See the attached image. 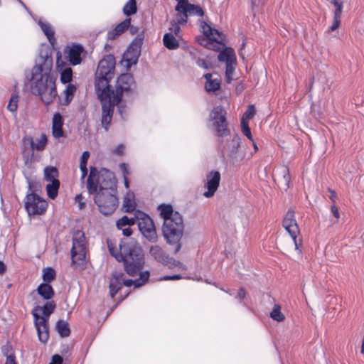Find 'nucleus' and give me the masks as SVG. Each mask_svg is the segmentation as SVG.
Returning <instances> with one entry per match:
<instances>
[{"instance_id": "obj_43", "label": "nucleus", "mask_w": 364, "mask_h": 364, "mask_svg": "<svg viewBox=\"0 0 364 364\" xmlns=\"http://www.w3.org/2000/svg\"><path fill=\"white\" fill-rule=\"evenodd\" d=\"M55 277V272L51 267H47L43 269V279L45 282L44 283L49 284L52 282Z\"/></svg>"}, {"instance_id": "obj_5", "label": "nucleus", "mask_w": 364, "mask_h": 364, "mask_svg": "<svg viewBox=\"0 0 364 364\" xmlns=\"http://www.w3.org/2000/svg\"><path fill=\"white\" fill-rule=\"evenodd\" d=\"M218 143L223 156L227 159L230 165L240 166L250 159H247L246 152L240 149V137L237 134H233L223 140H219Z\"/></svg>"}, {"instance_id": "obj_2", "label": "nucleus", "mask_w": 364, "mask_h": 364, "mask_svg": "<svg viewBox=\"0 0 364 364\" xmlns=\"http://www.w3.org/2000/svg\"><path fill=\"white\" fill-rule=\"evenodd\" d=\"M53 59L48 55H40L31 70V90L46 105H50L58 95L55 78L52 75Z\"/></svg>"}, {"instance_id": "obj_61", "label": "nucleus", "mask_w": 364, "mask_h": 364, "mask_svg": "<svg viewBox=\"0 0 364 364\" xmlns=\"http://www.w3.org/2000/svg\"><path fill=\"white\" fill-rule=\"evenodd\" d=\"M124 146L123 144L118 145L114 150V153L117 155H122L124 153Z\"/></svg>"}, {"instance_id": "obj_34", "label": "nucleus", "mask_w": 364, "mask_h": 364, "mask_svg": "<svg viewBox=\"0 0 364 364\" xmlns=\"http://www.w3.org/2000/svg\"><path fill=\"white\" fill-rule=\"evenodd\" d=\"M55 328L59 335L63 337H68L70 334V329L67 321L59 320L57 321Z\"/></svg>"}, {"instance_id": "obj_32", "label": "nucleus", "mask_w": 364, "mask_h": 364, "mask_svg": "<svg viewBox=\"0 0 364 364\" xmlns=\"http://www.w3.org/2000/svg\"><path fill=\"white\" fill-rule=\"evenodd\" d=\"M164 46L168 50H176L179 47V43L173 33H166L163 37Z\"/></svg>"}, {"instance_id": "obj_59", "label": "nucleus", "mask_w": 364, "mask_h": 364, "mask_svg": "<svg viewBox=\"0 0 364 364\" xmlns=\"http://www.w3.org/2000/svg\"><path fill=\"white\" fill-rule=\"evenodd\" d=\"M245 290L243 288L239 289L236 298L240 299V301L242 302V300L245 298Z\"/></svg>"}, {"instance_id": "obj_39", "label": "nucleus", "mask_w": 364, "mask_h": 364, "mask_svg": "<svg viewBox=\"0 0 364 364\" xmlns=\"http://www.w3.org/2000/svg\"><path fill=\"white\" fill-rule=\"evenodd\" d=\"M77 87L72 83H68L67 85L64 94L65 95V105H68L73 100L74 93L75 92Z\"/></svg>"}, {"instance_id": "obj_58", "label": "nucleus", "mask_w": 364, "mask_h": 364, "mask_svg": "<svg viewBox=\"0 0 364 364\" xmlns=\"http://www.w3.org/2000/svg\"><path fill=\"white\" fill-rule=\"evenodd\" d=\"M119 113L122 119H125L127 115V108L125 106L120 105L118 107Z\"/></svg>"}, {"instance_id": "obj_37", "label": "nucleus", "mask_w": 364, "mask_h": 364, "mask_svg": "<svg viewBox=\"0 0 364 364\" xmlns=\"http://www.w3.org/2000/svg\"><path fill=\"white\" fill-rule=\"evenodd\" d=\"M183 11H186L188 16H203L204 15V11L200 6L190 3L187 4Z\"/></svg>"}, {"instance_id": "obj_20", "label": "nucleus", "mask_w": 364, "mask_h": 364, "mask_svg": "<svg viewBox=\"0 0 364 364\" xmlns=\"http://www.w3.org/2000/svg\"><path fill=\"white\" fill-rule=\"evenodd\" d=\"M55 306V303L53 301H47L43 306H35L31 313L33 318H43L45 320H49Z\"/></svg>"}, {"instance_id": "obj_12", "label": "nucleus", "mask_w": 364, "mask_h": 364, "mask_svg": "<svg viewBox=\"0 0 364 364\" xmlns=\"http://www.w3.org/2000/svg\"><path fill=\"white\" fill-rule=\"evenodd\" d=\"M282 226L291 236L294 243L295 250L301 252V240L297 238L300 230L293 209L290 208L287 212L282 222Z\"/></svg>"}, {"instance_id": "obj_3", "label": "nucleus", "mask_w": 364, "mask_h": 364, "mask_svg": "<svg viewBox=\"0 0 364 364\" xmlns=\"http://www.w3.org/2000/svg\"><path fill=\"white\" fill-rule=\"evenodd\" d=\"M134 88L135 83L132 75L125 73L117 78L115 91L112 90L108 84L107 92H105L106 96H98L102 103L101 123L106 131L109 129L114 106L120 102L123 93L132 92Z\"/></svg>"}, {"instance_id": "obj_50", "label": "nucleus", "mask_w": 364, "mask_h": 364, "mask_svg": "<svg viewBox=\"0 0 364 364\" xmlns=\"http://www.w3.org/2000/svg\"><path fill=\"white\" fill-rule=\"evenodd\" d=\"M89 157H90L89 151H84L80 158V166H87Z\"/></svg>"}, {"instance_id": "obj_44", "label": "nucleus", "mask_w": 364, "mask_h": 364, "mask_svg": "<svg viewBox=\"0 0 364 364\" xmlns=\"http://www.w3.org/2000/svg\"><path fill=\"white\" fill-rule=\"evenodd\" d=\"M241 127L243 134L245 135L251 141H253L251 131L248 125V122H247L245 119H241Z\"/></svg>"}, {"instance_id": "obj_53", "label": "nucleus", "mask_w": 364, "mask_h": 364, "mask_svg": "<svg viewBox=\"0 0 364 364\" xmlns=\"http://www.w3.org/2000/svg\"><path fill=\"white\" fill-rule=\"evenodd\" d=\"M252 10L255 11L264 4V0H251Z\"/></svg>"}, {"instance_id": "obj_60", "label": "nucleus", "mask_w": 364, "mask_h": 364, "mask_svg": "<svg viewBox=\"0 0 364 364\" xmlns=\"http://www.w3.org/2000/svg\"><path fill=\"white\" fill-rule=\"evenodd\" d=\"M5 364H18L16 361L15 356L14 355H9L6 356Z\"/></svg>"}, {"instance_id": "obj_31", "label": "nucleus", "mask_w": 364, "mask_h": 364, "mask_svg": "<svg viewBox=\"0 0 364 364\" xmlns=\"http://www.w3.org/2000/svg\"><path fill=\"white\" fill-rule=\"evenodd\" d=\"M37 292L46 300L52 299L55 294L53 287L47 283L41 284L37 288Z\"/></svg>"}, {"instance_id": "obj_25", "label": "nucleus", "mask_w": 364, "mask_h": 364, "mask_svg": "<svg viewBox=\"0 0 364 364\" xmlns=\"http://www.w3.org/2000/svg\"><path fill=\"white\" fill-rule=\"evenodd\" d=\"M136 203L135 200L134 193L129 191L123 198V203L122 205V211L125 213H131L135 210Z\"/></svg>"}, {"instance_id": "obj_23", "label": "nucleus", "mask_w": 364, "mask_h": 364, "mask_svg": "<svg viewBox=\"0 0 364 364\" xmlns=\"http://www.w3.org/2000/svg\"><path fill=\"white\" fill-rule=\"evenodd\" d=\"M136 220V217L128 218L124 215L117 221V228L122 231L124 236L129 237L132 234V230L130 228V226L135 224Z\"/></svg>"}, {"instance_id": "obj_6", "label": "nucleus", "mask_w": 364, "mask_h": 364, "mask_svg": "<svg viewBox=\"0 0 364 364\" xmlns=\"http://www.w3.org/2000/svg\"><path fill=\"white\" fill-rule=\"evenodd\" d=\"M115 58L113 55H107L98 63L95 73V87L98 96L105 97L107 85L114 77Z\"/></svg>"}, {"instance_id": "obj_4", "label": "nucleus", "mask_w": 364, "mask_h": 364, "mask_svg": "<svg viewBox=\"0 0 364 364\" xmlns=\"http://www.w3.org/2000/svg\"><path fill=\"white\" fill-rule=\"evenodd\" d=\"M87 188L90 194L95 195L97 192H117L114 174L107 170L99 173L95 167H90L87 180Z\"/></svg>"}, {"instance_id": "obj_26", "label": "nucleus", "mask_w": 364, "mask_h": 364, "mask_svg": "<svg viewBox=\"0 0 364 364\" xmlns=\"http://www.w3.org/2000/svg\"><path fill=\"white\" fill-rule=\"evenodd\" d=\"M203 77L206 80L205 88L208 92H214L220 90L221 80L219 77H213V74L211 73H206Z\"/></svg>"}, {"instance_id": "obj_46", "label": "nucleus", "mask_w": 364, "mask_h": 364, "mask_svg": "<svg viewBox=\"0 0 364 364\" xmlns=\"http://www.w3.org/2000/svg\"><path fill=\"white\" fill-rule=\"evenodd\" d=\"M255 112L256 110L255 109L254 105H250L248 106L247 109L244 113L242 119H245L247 122H248L249 119H252L254 117Z\"/></svg>"}, {"instance_id": "obj_40", "label": "nucleus", "mask_w": 364, "mask_h": 364, "mask_svg": "<svg viewBox=\"0 0 364 364\" xmlns=\"http://www.w3.org/2000/svg\"><path fill=\"white\" fill-rule=\"evenodd\" d=\"M270 316L272 319L278 322L283 321L285 318L284 314L281 312V307L279 304H274L270 313Z\"/></svg>"}, {"instance_id": "obj_19", "label": "nucleus", "mask_w": 364, "mask_h": 364, "mask_svg": "<svg viewBox=\"0 0 364 364\" xmlns=\"http://www.w3.org/2000/svg\"><path fill=\"white\" fill-rule=\"evenodd\" d=\"M49 320L43 318H33L34 326L36 328L38 340L46 343L49 338Z\"/></svg>"}, {"instance_id": "obj_18", "label": "nucleus", "mask_w": 364, "mask_h": 364, "mask_svg": "<svg viewBox=\"0 0 364 364\" xmlns=\"http://www.w3.org/2000/svg\"><path fill=\"white\" fill-rule=\"evenodd\" d=\"M206 180L205 187L208 191L203 193V196L205 198H210L214 195L219 186L220 181V172L218 171H210L207 174Z\"/></svg>"}, {"instance_id": "obj_7", "label": "nucleus", "mask_w": 364, "mask_h": 364, "mask_svg": "<svg viewBox=\"0 0 364 364\" xmlns=\"http://www.w3.org/2000/svg\"><path fill=\"white\" fill-rule=\"evenodd\" d=\"M183 218L178 212H176L172 218H167L164 221L163 236L168 245H176L174 254H177L181 248L180 240L183 236Z\"/></svg>"}, {"instance_id": "obj_21", "label": "nucleus", "mask_w": 364, "mask_h": 364, "mask_svg": "<svg viewBox=\"0 0 364 364\" xmlns=\"http://www.w3.org/2000/svg\"><path fill=\"white\" fill-rule=\"evenodd\" d=\"M63 126V118L62 115L59 112L55 113L52 119V134L54 138L60 139L65 136Z\"/></svg>"}, {"instance_id": "obj_36", "label": "nucleus", "mask_w": 364, "mask_h": 364, "mask_svg": "<svg viewBox=\"0 0 364 364\" xmlns=\"http://www.w3.org/2000/svg\"><path fill=\"white\" fill-rule=\"evenodd\" d=\"M159 210H160V215L164 219V221L166 220L167 218H172L173 217V214L176 212H174L172 206L168 204L160 205L159 206Z\"/></svg>"}, {"instance_id": "obj_27", "label": "nucleus", "mask_w": 364, "mask_h": 364, "mask_svg": "<svg viewBox=\"0 0 364 364\" xmlns=\"http://www.w3.org/2000/svg\"><path fill=\"white\" fill-rule=\"evenodd\" d=\"M24 141H28L33 150L43 151L47 144L48 139L45 134H42L39 138L35 140L31 136H27L23 139Z\"/></svg>"}, {"instance_id": "obj_15", "label": "nucleus", "mask_w": 364, "mask_h": 364, "mask_svg": "<svg viewBox=\"0 0 364 364\" xmlns=\"http://www.w3.org/2000/svg\"><path fill=\"white\" fill-rule=\"evenodd\" d=\"M218 59L220 62L225 63V80L228 83H230L236 66V55L234 50L225 48L218 54Z\"/></svg>"}, {"instance_id": "obj_45", "label": "nucleus", "mask_w": 364, "mask_h": 364, "mask_svg": "<svg viewBox=\"0 0 364 364\" xmlns=\"http://www.w3.org/2000/svg\"><path fill=\"white\" fill-rule=\"evenodd\" d=\"M178 12L177 17H176V21H175L177 23L183 25L187 23L188 21V14L186 11H176Z\"/></svg>"}, {"instance_id": "obj_14", "label": "nucleus", "mask_w": 364, "mask_h": 364, "mask_svg": "<svg viewBox=\"0 0 364 364\" xmlns=\"http://www.w3.org/2000/svg\"><path fill=\"white\" fill-rule=\"evenodd\" d=\"M200 28L203 34L207 37L208 43L205 45L210 49L219 50L221 46H224V36L222 33L216 29H213L206 22L200 21Z\"/></svg>"}, {"instance_id": "obj_62", "label": "nucleus", "mask_w": 364, "mask_h": 364, "mask_svg": "<svg viewBox=\"0 0 364 364\" xmlns=\"http://www.w3.org/2000/svg\"><path fill=\"white\" fill-rule=\"evenodd\" d=\"M80 168L81 171V180H84L85 176L87 174V166H80Z\"/></svg>"}, {"instance_id": "obj_35", "label": "nucleus", "mask_w": 364, "mask_h": 364, "mask_svg": "<svg viewBox=\"0 0 364 364\" xmlns=\"http://www.w3.org/2000/svg\"><path fill=\"white\" fill-rule=\"evenodd\" d=\"M44 179L47 182H51L53 181H59L57 178L58 176V171L54 166H46L43 171Z\"/></svg>"}, {"instance_id": "obj_64", "label": "nucleus", "mask_w": 364, "mask_h": 364, "mask_svg": "<svg viewBox=\"0 0 364 364\" xmlns=\"http://www.w3.org/2000/svg\"><path fill=\"white\" fill-rule=\"evenodd\" d=\"M331 3L336 8H343V2L341 0H332Z\"/></svg>"}, {"instance_id": "obj_38", "label": "nucleus", "mask_w": 364, "mask_h": 364, "mask_svg": "<svg viewBox=\"0 0 364 364\" xmlns=\"http://www.w3.org/2000/svg\"><path fill=\"white\" fill-rule=\"evenodd\" d=\"M122 11L124 14L127 16L134 14L137 11L136 1L129 0V1L124 6Z\"/></svg>"}, {"instance_id": "obj_49", "label": "nucleus", "mask_w": 364, "mask_h": 364, "mask_svg": "<svg viewBox=\"0 0 364 364\" xmlns=\"http://www.w3.org/2000/svg\"><path fill=\"white\" fill-rule=\"evenodd\" d=\"M177 1V4L175 7L176 11H183L185 9V7L189 3L188 0H176Z\"/></svg>"}, {"instance_id": "obj_41", "label": "nucleus", "mask_w": 364, "mask_h": 364, "mask_svg": "<svg viewBox=\"0 0 364 364\" xmlns=\"http://www.w3.org/2000/svg\"><path fill=\"white\" fill-rule=\"evenodd\" d=\"M19 101V96L17 92L14 93L9 102V104L7 105V109L11 112H16L18 109V105Z\"/></svg>"}, {"instance_id": "obj_52", "label": "nucleus", "mask_w": 364, "mask_h": 364, "mask_svg": "<svg viewBox=\"0 0 364 364\" xmlns=\"http://www.w3.org/2000/svg\"><path fill=\"white\" fill-rule=\"evenodd\" d=\"M119 168L123 173V178H126L129 175V171L128 165L125 163H122L119 164Z\"/></svg>"}, {"instance_id": "obj_33", "label": "nucleus", "mask_w": 364, "mask_h": 364, "mask_svg": "<svg viewBox=\"0 0 364 364\" xmlns=\"http://www.w3.org/2000/svg\"><path fill=\"white\" fill-rule=\"evenodd\" d=\"M48 183L46 185V187L47 195L49 198L54 200L57 197L58 193V190L60 188V181H53Z\"/></svg>"}, {"instance_id": "obj_17", "label": "nucleus", "mask_w": 364, "mask_h": 364, "mask_svg": "<svg viewBox=\"0 0 364 364\" xmlns=\"http://www.w3.org/2000/svg\"><path fill=\"white\" fill-rule=\"evenodd\" d=\"M48 207L46 200L35 193L28 194L25 202V208L29 215H41Z\"/></svg>"}, {"instance_id": "obj_63", "label": "nucleus", "mask_w": 364, "mask_h": 364, "mask_svg": "<svg viewBox=\"0 0 364 364\" xmlns=\"http://www.w3.org/2000/svg\"><path fill=\"white\" fill-rule=\"evenodd\" d=\"M328 191L331 193L329 199L331 200L333 203H335L337 200V195L336 192L331 189H328Z\"/></svg>"}, {"instance_id": "obj_13", "label": "nucleus", "mask_w": 364, "mask_h": 364, "mask_svg": "<svg viewBox=\"0 0 364 364\" xmlns=\"http://www.w3.org/2000/svg\"><path fill=\"white\" fill-rule=\"evenodd\" d=\"M144 34H138L132 41L125 53L123 54L122 60L126 62V67L130 68L136 64L141 55V46L144 41Z\"/></svg>"}, {"instance_id": "obj_55", "label": "nucleus", "mask_w": 364, "mask_h": 364, "mask_svg": "<svg viewBox=\"0 0 364 364\" xmlns=\"http://www.w3.org/2000/svg\"><path fill=\"white\" fill-rule=\"evenodd\" d=\"M182 279V277L180 274H173L171 276H164L160 279V280L162 281H166V280H178Z\"/></svg>"}, {"instance_id": "obj_16", "label": "nucleus", "mask_w": 364, "mask_h": 364, "mask_svg": "<svg viewBox=\"0 0 364 364\" xmlns=\"http://www.w3.org/2000/svg\"><path fill=\"white\" fill-rule=\"evenodd\" d=\"M149 254L157 262L169 268L181 267L182 263L170 257L166 252L159 245H152L149 248Z\"/></svg>"}, {"instance_id": "obj_28", "label": "nucleus", "mask_w": 364, "mask_h": 364, "mask_svg": "<svg viewBox=\"0 0 364 364\" xmlns=\"http://www.w3.org/2000/svg\"><path fill=\"white\" fill-rule=\"evenodd\" d=\"M83 48L80 45H73L68 51V60L73 65H79L81 63V54Z\"/></svg>"}, {"instance_id": "obj_9", "label": "nucleus", "mask_w": 364, "mask_h": 364, "mask_svg": "<svg viewBox=\"0 0 364 364\" xmlns=\"http://www.w3.org/2000/svg\"><path fill=\"white\" fill-rule=\"evenodd\" d=\"M94 200L99 211L105 215L112 214L119 204L117 193L97 192Z\"/></svg>"}, {"instance_id": "obj_56", "label": "nucleus", "mask_w": 364, "mask_h": 364, "mask_svg": "<svg viewBox=\"0 0 364 364\" xmlns=\"http://www.w3.org/2000/svg\"><path fill=\"white\" fill-rule=\"evenodd\" d=\"M331 212L332 215L335 217L336 220H338L340 218V213H339L338 208H337V206L335 205H332L331 206Z\"/></svg>"}, {"instance_id": "obj_42", "label": "nucleus", "mask_w": 364, "mask_h": 364, "mask_svg": "<svg viewBox=\"0 0 364 364\" xmlns=\"http://www.w3.org/2000/svg\"><path fill=\"white\" fill-rule=\"evenodd\" d=\"M73 79V70L70 68H67L60 72V82L63 84L70 83Z\"/></svg>"}, {"instance_id": "obj_10", "label": "nucleus", "mask_w": 364, "mask_h": 364, "mask_svg": "<svg viewBox=\"0 0 364 364\" xmlns=\"http://www.w3.org/2000/svg\"><path fill=\"white\" fill-rule=\"evenodd\" d=\"M87 241L84 232L77 230L73 235L71 250L72 262L74 264H81L86 258Z\"/></svg>"}, {"instance_id": "obj_8", "label": "nucleus", "mask_w": 364, "mask_h": 364, "mask_svg": "<svg viewBox=\"0 0 364 364\" xmlns=\"http://www.w3.org/2000/svg\"><path fill=\"white\" fill-rule=\"evenodd\" d=\"M226 114L227 112L225 108L218 105L212 109L209 115L210 120L213 122L215 134L218 137V141L223 140L232 134L228 128Z\"/></svg>"}, {"instance_id": "obj_11", "label": "nucleus", "mask_w": 364, "mask_h": 364, "mask_svg": "<svg viewBox=\"0 0 364 364\" xmlns=\"http://www.w3.org/2000/svg\"><path fill=\"white\" fill-rule=\"evenodd\" d=\"M135 217L138 220L139 230L143 236L150 242H156L158 235L153 220L147 214L141 211H136Z\"/></svg>"}, {"instance_id": "obj_47", "label": "nucleus", "mask_w": 364, "mask_h": 364, "mask_svg": "<svg viewBox=\"0 0 364 364\" xmlns=\"http://www.w3.org/2000/svg\"><path fill=\"white\" fill-rule=\"evenodd\" d=\"M171 26L169 28L171 32L169 33H173V35L174 36L178 37L179 36V33H180V31H181V28H180V26H179L180 24L176 23L173 21L171 22Z\"/></svg>"}, {"instance_id": "obj_29", "label": "nucleus", "mask_w": 364, "mask_h": 364, "mask_svg": "<svg viewBox=\"0 0 364 364\" xmlns=\"http://www.w3.org/2000/svg\"><path fill=\"white\" fill-rule=\"evenodd\" d=\"M131 18H128L124 19L123 21L119 23L116 27L108 32L107 38L109 40H114L122 33H123L130 26Z\"/></svg>"}, {"instance_id": "obj_51", "label": "nucleus", "mask_w": 364, "mask_h": 364, "mask_svg": "<svg viewBox=\"0 0 364 364\" xmlns=\"http://www.w3.org/2000/svg\"><path fill=\"white\" fill-rule=\"evenodd\" d=\"M340 25H341V18L333 17V21L331 26H330V30L331 31H334L337 28H339Z\"/></svg>"}, {"instance_id": "obj_22", "label": "nucleus", "mask_w": 364, "mask_h": 364, "mask_svg": "<svg viewBox=\"0 0 364 364\" xmlns=\"http://www.w3.org/2000/svg\"><path fill=\"white\" fill-rule=\"evenodd\" d=\"M275 175L277 177L279 186L287 191L289 187L291 180L289 170L287 166H282L276 170Z\"/></svg>"}, {"instance_id": "obj_48", "label": "nucleus", "mask_w": 364, "mask_h": 364, "mask_svg": "<svg viewBox=\"0 0 364 364\" xmlns=\"http://www.w3.org/2000/svg\"><path fill=\"white\" fill-rule=\"evenodd\" d=\"M196 63L198 67L202 68L205 70L209 69V68L210 66V64L209 62L206 61L205 59L200 58L196 60Z\"/></svg>"}, {"instance_id": "obj_57", "label": "nucleus", "mask_w": 364, "mask_h": 364, "mask_svg": "<svg viewBox=\"0 0 364 364\" xmlns=\"http://www.w3.org/2000/svg\"><path fill=\"white\" fill-rule=\"evenodd\" d=\"M63 363V358L59 355H54L52 357V360L50 363V364H62Z\"/></svg>"}, {"instance_id": "obj_54", "label": "nucleus", "mask_w": 364, "mask_h": 364, "mask_svg": "<svg viewBox=\"0 0 364 364\" xmlns=\"http://www.w3.org/2000/svg\"><path fill=\"white\" fill-rule=\"evenodd\" d=\"M83 197L81 194H78L75 198V201L78 204L79 208L82 209L85 206V203L82 201Z\"/></svg>"}, {"instance_id": "obj_30", "label": "nucleus", "mask_w": 364, "mask_h": 364, "mask_svg": "<svg viewBox=\"0 0 364 364\" xmlns=\"http://www.w3.org/2000/svg\"><path fill=\"white\" fill-rule=\"evenodd\" d=\"M123 274H114L109 283V294L114 298L118 291L122 288L123 284Z\"/></svg>"}, {"instance_id": "obj_1", "label": "nucleus", "mask_w": 364, "mask_h": 364, "mask_svg": "<svg viewBox=\"0 0 364 364\" xmlns=\"http://www.w3.org/2000/svg\"><path fill=\"white\" fill-rule=\"evenodd\" d=\"M109 251L117 261L123 262L126 272L131 277L139 273V277L134 280L126 279L122 281L126 287L134 286L135 288L144 285L149 280V271L141 272L144 265V257L142 249L134 241L122 240L118 249L111 242H107Z\"/></svg>"}, {"instance_id": "obj_24", "label": "nucleus", "mask_w": 364, "mask_h": 364, "mask_svg": "<svg viewBox=\"0 0 364 364\" xmlns=\"http://www.w3.org/2000/svg\"><path fill=\"white\" fill-rule=\"evenodd\" d=\"M35 21L40 26L45 36L47 37L49 43L53 45L55 42V38L54 36L55 33L51 25L46 21L43 18H39L38 19L35 18Z\"/></svg>"}]
</instances>
